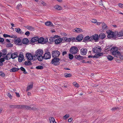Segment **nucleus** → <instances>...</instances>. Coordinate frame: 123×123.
<instances>
[{
    "label": "nucleus",
    "instance_id": "52",
    "mask_svg": "<svg viewBox=\"0 0 123 123\" xmlns=\"http://www.w3.org/2000/svg\"><path fill=\"white\" fill-rule=\"evenodd\" d=\"M3 58H1L0 59V62L2 63L4 61L5 59L4 58V55H3Z\"/></svg>",
    "mask_w": 123,
    "mask_h": 123
},
{
    "label": "nucleus",
    "instance_id": "33",
    "mask_svg": "<svg viewBox=\"0 0 123 123\" xmlns=\"http://www.w3.org/2000/svg\"><path fill=\"white\" fill-rule=\"evenodd\" d=\"M54 7L56 9L59 10H62V7L58 5H55V6Z\"/></svg>",
    "mask_w": 123,
    "mask_h": 123
},
{
    "label": "nucleus",
    "instance_id": "10",
    "mask_svg": "<svg viewBox=\"0 0 123 123\" xmlns=\"http://www.w3.org/2000/svg\"><path fill=\"white\" fill-rule=\"evenodd\" d=\"M50 53L49 52H47L45 53L43 55L44 59H50L51 57Z\"/></svg>",
    "mask_w": 123,
    "mask_h": 123
},
{
    "label": "nucleus",
    "instance_id": "38",
    "mask_svg": "<svg viewBox=\"0 0 123 123\" xmlns=\"http://www.w3.org/2000/svg\"><path fill=\"white\" fill-rule=\"evenodd\" d=\"M7 53V52L6 49H4L2 50V55H5Z\"/></svg>",
    "mask_w": 123,
    "mask_h": 123
},
{
    "label": "nucleus",
    "instance_id": "42",
    "mask_svg": "<svg viewBox=\"0 0 123 123\" xmlns=\"http://www.w3.org/2000/svg\"><path fill=\"white\" fill-rule=\"evenodd\" d=\"M36 68L37 69H43V67L42 66L39 65L36 67Z\"/></svg>",
    "mask_w": 123,
    "mask_h": 123
},
{
    "label": "nucleus",
    "instance_id": "14",
    "mask_svg": "<svg viewBox=\"0 0 123 123\" xmlns=\"http://www.w3.org/2000/svg\"><path fill=\"white\" fill-rule=\"evenodd\" d=\"M62 40V39L61 38H57L55 40V43L58 44L61 43Z\"/></svg>",
    "mask_w": 123,
    "mask_h": 123
},
{
    "label": "nucleus",
    "instance_id": "49",
    "mask_svg": "<svg viewBox=\"0 0 123 123\" xmlns=\"http://www.w3.org/2000/svg\"><path fill=\"white\" fill-rule=\"evenodd\" d=\"M0 76L4 77L5 76V74L2 72L0 71Z\"/></svg>",
    "mask_w": 123,
    "mask_h": 123
},
{
    "label": "nucleus",
    "instance_id": "18",
    "mask_svg": "<svg viewBox=\"0 0 123 123\" xmlns=\"http://www.w3.org/2000/svg\"><path fill=\"white\" fill-rule=\"evenodd\" d=\"M24 56L23 54H20L18 56V60L20 62H22L24 59Z\"/></svg>",
    "mask_w": 123,
    "mask_h": 123
},
{
    "label": "nucleus",
    "instance_id": "43",
    "mask_svg": "<svg viewBox=\"0 0 123 123\" xmlns=\"http://www.w3.org/2000/svg\"><path fill=\"white\" fill-rule=\"evenodd\" d=\"M70 39V38H67V37H65L64 38V40H65L66 42H69L71 41V40Z\"/></svg>",
    "mask_w": 123,
    "mask_h": 123
},
{
    "label": "nucleus",
    "instance_id": "53",
    "mask_svg": "<svg viewBox=\"0 0 123 123\" xmlns=\"http://www.w3.org/2000/svg\"><path fill=\"white\" fill-rule=\"evenodd\" d=\"M70 39L71 40V41H75L77 40L76 38H75L74 37L70 38Z\"/></svg>",
    "mask_w": 123,
    "mask_h": 123
},
{
    "label": "nucleus",
    "instance_id": "59",
    "mask_svg": "<svg viewBox=\"0 0 123 123\" xmlns=\"http://www.w3.org/2000/svg\"><path fill=\"white\" fill-rule=\"evenodd\" d=\"M12 44L9 43L7 44V47H11L12 46Z\"/></svg>",
    "mask_w": 123,
    "mask_h": 123
},
{
    "label": "nucleus",
    "instance_id": "41",
    "mask_svg": "<svg viewBox=\"0 0 123 123\" xmlns=\"http://www.w3.org/2000/svg\"><path fill=\"white\" fill-rule=\"evenodd\" d=\"M21 70L23 71V73L24 74H26L27 72L26 71L25 69L22 67H21L20 68Z\"/></svg>",
    "mask_w": 123,
    "mask_h": 123
},
{
    "label": "nucleus",
    "instance_id": "1",
    "mask_svg": "<svg viewBox=\"0 0 123 123\" xmlns=\"http://www.w3.org/2000/svg\"><path fill=\"white\" fill-rule=\"evenodd\" d=\"M110 51L111 52L112 54L115 56L118 57L117 56L121 55L120 52L117 50V48L116 47H113L111 48Z\"/></svg>",
    "mask_w": 123,
    "mask_h": 123
},
{
    "label": "nucleus",
    "instance_id": "17",
    "mask_svg": "<svg viewBox=\"0 0 123 123\" xmlns=\"http://www.w3.org/2000/svg\"><path fill=\"white\" fill-rule=\"evenodd\" d=\"M33 87V84L32 83L28 84L27 88L26 91L27 92L31 90Z\"/></svg>",
    "mask_w": 123,
    "mask_h": 123
},
{
    "label": "nucleus",
    "instance_id": "64",
    "mask_svg": "<svg viewBox=\"0 0 123 123\" xmlns=\"http://www.w3.org/2000/svg\"><path fill=\"white\" fill-rule=\"evenodd\" d=\"M118 56L119 57L120 59L123 60V55H119Z\"/></svg>",
    "mask_w": 123,
    "mask_h": 123
},
{
    "label": "nucleus",
    "instance_id": "13",
    "mask_svg": "<svg viewBox=\"0 0 123 123\" xmlns=\"http://www.w3.org/2000/svg\"><path fill=\"white\" fill-rule=\"evenodd\" d=\"M91 41V37H90L89 36H87L84 38L83 41L85 42Z\"/></svg>",
    "mask_w": 123,
    "mask_h": 123
},
{
    "label": "nucleus",
    "instance_id": "39",
    "mask_svg": "<svg viewBox=\"0 0 123 123\" xmlns=\"http://www.w3.org/2000/svg\"><path fill=\"white\" fill-rule=\"evenodd\" d=\"M75 31L78 33H79L80 32L82 31V30L80 28H76L75 29Z\"/></svg>",
    "mask_w": 123,
    "mask_h": 123
},
{
    "label": "nucleus",
    "instance_id": "9",
    "mask_svg": "<svg viewBox=\"0 0 123 123\" xmlns=\"http://www.w3.org/2000/svg\"><path fill=\"white\" fill-rule=\"evenodd\" d=\"M26 57L27 58L28 60H34L35 59L34 58V56H33L30 53H26Z\"/></svg>",
    "mask_w": 123,
    "mask_h": 123
},
{
    "label": "nucleus",
    "instance_id": "35",
    "mask_svg": "<svg viewBox=\"0 0 123 123\" xmlns=\"http://www.w3.org/2000/svg\"><path fill=\"white\" fill-rule=\"evenodd\" d=\"M107 59L109 61H111L113 59V57L110 55H109L107 56Z\"/></svg>",
    "mask_w": 123,
    "mask_h": 123
},
{
    "label": "nucleus",
    "instance_id": "37",
    "mask_svg": "<svg viewBox=\"0 0 123 123\" xmlns=\"http://www.w3.org/2000/svg\"><path fill=\"white\" fill-rule=\"evenodd\" d=\"M22 108H25L27 109L30 110L31 106L26 105H22Z\"/></svg>",
    "mask_w": 123,
    "mask_h": 123
},
{
    "label": "nucleus",
    "instance_id": "6",
    "mask_svg": "<svg viewBox=\"0 0 123 123\" xmlns=\"http://www.w3.org/2000/svg\"><path fill=\"white\" fill-rule=\"evenodd\" d=\"M60 60V59L58 58H54L52 60L51 63L55 65H57L59 64Z\"/></svg>",
    "mask_w": 123,
    "mask_h": 123
},
{
    "label": "nucleus",
    "instance_id": "62",
    "mask_svg": "<svg viewBox=\"0 0 123 123\" xmlns=\"http://www.w3.org/2000/svg\"><path fill=\"white\" fill-rule=\"evenodd\" d=\"M99 4L100 5H103V2L102 0H100L99 1Z\"/></svg>",
    "mask_w": 123,
    "mask_h": 123
},
{
    "label": "nucleus",
    "instance_id": "19",
    "mask_svg": "<svg viewBox=\"0 0 123 123\" xmlns=\"http://www.w3.org/2000/svg\"><path fill=\"white\" fill-rule=\"evenodd\" d=\"M15 30L16 32L18 33L21 34H24V32L22 31L19 28H15Z\"/></svg>",
    "mask_w": 123,
    "mask_h": 123
},
{
    "label": "nucleus",
    "instance_id": "23",
    "mask_svg": "<svg viewBox=\"0 0 123 123\" xmlns=\"http://www.w3.org/2000/svg\"><path fill=\"white\" fill-rule=\"evenodd\" d=\"M18 57V53L17 52H15L12 54H11V57L12 59H14Z\"/></svg>",
    "mask_w": 123,
    "mask_h": 123
},
{
    "label": "nucleus",
    "instance_id": "48",
    "mask_svg": "<svg viewBox=\"0 0 123 123\" xmlns=\"http://www.w3.org/2000/svg\"><path fill=\"white\" fill-rule=\"evenodd\" d=\"M56 36H55L54 37H50L49 39V40L51 42H52L54 41V40L55 41V38L54 37H55Z\"/></svg>",
    "mask_w": 123,
    "mask_h": 123
},
{
    "label": "nucleus",
    "instance_id": "51",
    "mask_svg": "<svg viewBox=\"0 0 123 123\" xmlns=\"http://www.w3.org/2000/svg\"><path fill=\"white\" fill-rule=\"evenodd\" d=\"M118 109V107H113L112 108L111 110L112 111H114L115 110H117Z\"/></svg>",
    "mask_w": 123,
    "mask_h": 123
},
{
    "label": "nucleus",
    "instance_id": "31",
    "mask_svg": "<svg viewBox=\"0 0 123 123\" xmlns=\"http://www.w3.org/2000/svg\"><path fill=\"white\" fill-rule=\"evenodd\" d=\"M43 39H44V38L43 37H41L39 38L38 37V43L43 44Z\"/></svg>",
    "mask_w": 123,
    "mask_h": 123
},
{
    "label": "nucleus",
    "instance_id": "46",
    "mask_svg": "<svg viewBox=\"0 0 123 123\" xmlns=\"http://www.w3.org/2000/svg\"><path fill=\"white\" fill-rule=\"evenodd\" d=\"M69 58L70 60L72 59L74 57L73 55L70 53L68 55Z\"/></svg>",
    "mask_w": 123,
    "mask_h": 123
},
{
    "label": "nucleus",
    "instance_id": "63",
    "mask_svg": "<svg viewBox=\"0 0 123 123\" xmlns=\"http://www.w3.org/2000/svg\"><path fill=\"white\" fill-rule=\"evenodd\" d=\"M15 93L16 94V96L18 97H20V95L19 93H18L16 92H15Z\"/></svg>",
    "mask_w": 123,
    "mask_h": 123
},
{
    "label": "nucleus",
    "instance_id": "4",
    "mask_svg": "<svg viewBox=\"0 0 123 123\" xmlns=\"http://www.w3.org/2000/svg\"><path fill=\"white\" fill-rule=\"evenodd\" d=\"M101 47L99 46L95 47L94 48H92V51L93 52L97 54L100 53V52H101Z\"/></svg>",
    "mask_w": 123,
    "mask_h": 123
},
{
    "label": "nucleus",
    "instance_id": "40",
    "mask_svg": "<svg viewBox=\"0 0 123 123\" xmlns=\"http://www.w3.org/2000/svg\"><path fill=\"white\" fill-rule=\"evenodd\" d=\"M64 75L66 77H68L69 78H70V77H71L72 76V75L70 74H67V73L65 74H64Z\"/></svg>",
    "mask_w": 123,
    "mask_h": 123
},
{
    "label": "nucleus",
    "instance_id": "8",
    "mask_svg": "<svg viewBox=\"0 0 123 123\" xmlns=\"http://www.w3.org/2000/svg\"><path fill=\"white\" fill-rule=\"evenodd\" d=\"M14 42L16 45H21L22 44L21 39L19 38H17L15 39Z\"/></svg>",
    "mask_w": 123,
    "mask_h": 123
},
{
    "label": "nucleus",
    "instance_id": "21",
    "mask_svg": "<svg viewBox=\"0 0 123 123\" xmlns=\"http://www.w3.org/2000/svg\"><path fill=\"white\" fill-rule=\"evenodd\" d=\"M117 36L118 37H122L123 36V31H121L118 32H116Z\"/></svg>",
    "mask_w": 123,
    "mask_h": 123
},
{
    "label": "nucleus",
    "instance_id": "27",
    "mask_svg": "<svg viewBox=\"0 0 123 123\" xmlns=\"http://www.w3.org/2000/svg\"><path fill=\"white\" fill-rule=\"evenodd\" d=\"M25 28L28 30L32 31L34 30V28L32 26L30 25H28L25 26Z\"/></svg>",
    "mask_w": 123,
    "mask_h": 123
},
{
    "label": "nucleus",
    "instance_id": "60",
    "mask_svg": "<svg viewBox=\"0 0 123 123\" xmlns=\"http://www.w3.org/2000/svg\"><path fill=\"white\" fill-rule=\"evenodd\" d=\"M37 108H36L35 107H32L31 106V108H30V110H35L37 109Z\"/></svg>",
    "mask_w": 123,
    "mask_h": 123
},
{
    "label": "nucleus",
    "instance_id": "25",
    "mask_svg": "<svg viewBox=\"0 0 123 123\" xmlns=\"http://www.w3.org/2000/svg\"><path fill=\"white\" fill-rule=\"evenodd\" d=\"M83 35L82 34H80L78 35L76 37L77 40L80 41L82 40L83 38Z\"/></svg>",
    "mask_w": 123,
    "mask_h": 123
},
{
    "label": "nucleus",
    "instance_id": "26",
    "mask_svg": "<svg viewBox=\"0 0 123 123\" xmlns=\"http://www.w3.org/2000/svg\"><path fill=\"white\" fill-rule=\"evenodd\" d=\"M38 37H36L32 38L31 40V41L32 43H33L36 41H38Z\"/></svg>",
    "mask_w": 123,
    "mask_h": 123
},
{
    "label": "nucleus",
    "instance_id": "54",
    "mask_svg": "<svg viewBox=\"0 0 123 123\" xmlns=\"http://www.w3.org/2000/svg\"><path fill=\"white\" fill-rule=\"evenodd\" d=\"M118 6L120 8H123V4L121 3H119L118 4Z\"/></svg>",
    "mask_w": 123,
    "mask_h": 123
},
{
    "label": "nucleus",
    "instance_id": "55",
    "mask_svg": "<svg viewBox=\"0 0 123 123\" xmlns=\"http://www.w3.org/2000/svg\"><path fill=\"white\" fill-rule=\"evenodd\" d=\"M48 41V39L46 38L45 39H43V44H44L46 43Z\"/></svg>",
    "mask_w": 123,
    "mask_h": 123
},
{
    "label": "nucleus",
    "instance_id": "30",
    "mask_svg": "<svg viewBox=\"0 0 123 123\" xmlns=\"http://www.w3.org/2000/svg\"><path fill=\"white\" fill-rule=\"evenodd\" d=\"M22 42L24 44H27L29 42V40L27 38H25L23 40Z\"/></svg>",
    "mask_w": 123,
    "mask_h": 123
},
{
    "label": "nucleus",
    "instance_id": "28",
    "mask_svg": "<svg viewBox=\"0 0 123 123\" xmlns=\"http://www.w3.org/2000/svg\"><path fill=\"white\" fill-rule=\"evenodd\" d=\"M75 58L78 60H81L83 59V57L79 55H76L75 56Z\"/></svg>",
    "mask_w": 123,
    "mask_h": 123
},
{
    "label": "nucleus",
    "instance_id": "36",
    "mask_svg": "<svg viewBox=\"0 0 123 123\" xmlns=\"http://www.w3.org/2000/svg\"><path fill=\"white\" fill-rule=\"evenodd\" d=\"M37 57V59L40 61H42L44 58L43 56H42V55H40V56H38Z\"/></svg>",
    "mask_w": 123,
    "mask_h": 123
},
{
    "label": "nucleus",
    "instance_id": "15",
    "mask_svg": "<svg viewBox=\"0 0 123 123\" xmlns=\"http://www.w3.org/2000/svg\"><path fill=\"white\" fill-rule=\"evenodd\" d=\"M4 59L6 60H8L11 58V53H8L6 55V56H4Z\"/></svg>",
    "mask_w": 123,
    "mask_h": 123
},
{
    "label": "nucleus",
    "instance_id": "58",
    "mask_svg": "<svg viewBox=\"0 0 123 123\" xmlns=\"http://www.w3.org/2000/svg\"><path fill=\"white\" fill-rule=\"evenodd\" d=\"M3 36L4 37H10V35H7L6 34H4L3 35Z\"/></svg>",
    "mask_w": 123,
    "mask_h": 123
},
{
    "label": "nucleus",
    "instance_id": "24",
    "mask_svg": "<svg viewBox=\"0 0 123 123\" xmlns=\"http://www.w3.org/2000/svg\"><path fill=\"white\" fill-rule=\"evenodd\" d=\"M102 29L103 31L106 30L108 29V27L104 23H103L102 25Z\"/></svg>",
    "mask_w": 123,
    "mask_h": 123
},
{
    "label": "nucleus",
    "instance_id": "61",
    "mask_svg": "<svg viewBox=\"0 0 123 123\" xmlns=\"http://www.w3.org/2000/svg\"><path fill=\"white\" fill-rule=\"evenodd\" d=\"M7 96L10 98V99H12V96L11 95L10 93H8Z\"/></svg>",
    "mask_w": 123,
    "mask_h": 123
},
{
    "label": "nucleus",
    "instance_id": "16",
    "mask_svg": "<svg viewBox=\"0 0 123 123\" xmlns=\"http://www.w3.org/2000/svg\"><path fill=\"white\" fill-rule=\"evenodd\" d=\"M91 37L92 41L93 39L95 40H97L99 38L98 35L96 34L92 36Z\"/></svg>",
    "mask_w": 123,
    "mask_h": 123
},
{
    "label": "nucleus",
    "instance_id": "11",
    "mask_svg": "<svg viewBox=\"0 0 123 123\" xmlns=\"http://www.w3.org/2000/svg\"><path fill=\"white\" fill-rule=\"evenodd\" d=\"M103 55V53H100L98 54H95L94 55L92 56V55H89L88 56V58H98L100 56H102Z\"/></svg>",
    "mask_w": 123,
    "mask_h": 123
},
{
    "label": "nucleus",
    "instance_id": "5",
    "mask_svg": "<svg viewBox=\"0 0 123 123\" xmlns=\"http://www.w3.org/2000/svg\"><path fill=\"white\" fill-rule=\"evenodd\" d=\"M78 49L75 46H73L71 47L70 50V52L72 54H75L77 53L78 52Z\"/></svg>",
    "mask_w": 123,
    "mask_h": 123
},
{
    "label": "nucleus",
    "instance_id": "22",
    "mask_svg": "<svg viewBox=\"0 0 123 123\" xmlns=\"http://www.w3.org/2000/svg\"><path fill=\"white\" fill-rule=\"evenodd\" d=\"M45 24L47 26H50L51 27H53L54 26V25L50 21H47L45 23Z\"/></svg>",
    "mask_w": 123,
    "mask_h": 123
},
{
    "label": "nucleus",
    "instance_id": "12",
    "mask_svg": "<svg viewBox=\"0 0 123 123\" xmlns=\"http://www.w3.org/2000/svg\"><path fill=\"white\" fill-rule=\"evenodd\" d=\"M80 53L81 55H85L87 52V50L85 48H82L80 49Z\"/></svg>",
    "mask_w": 123,
    "mask_h": 123
},
{
    "label": "nucleus",
    "instance_id": "2",
    "mask_svg": "<svg viewBox=\"0 0 123 123\" xmlns=\"http://www.w3.org/2000/svg\"><path fill=\"white\" fill-rule=\"evenodd\" d=\"M106 32L108 34L107 37L108 38L115 37H117L116 32L114 33L111 31L108 30L106 31Z\"/></svg>",
    "mask_w": 123,
    "mask_h": 123
},
{
    "label": "nucleus",
    "instance_id": "47",
    "mask_svg": "<svg viewBox=\"0 0 123 123\" xmlns=\"http://www.w3.org/2000/svg\"><path fill=\"white\" fill-rule=\"evenodd\" d=\"M69 114H67L65 115L63 117V119H64L66 120V119H67L68 117H69Z\"/></svg>",
    "mask_w": 123,
    "mask_h": 123
},
{
    "label": "nucleus",
    "instance_id": "44",
    "mask_svg": "<svg viewBox=\"0 0 123 123\" xmlns=\"http://www.w3.org/2000/svg\"><path fill=\"white\" fill-rule=\"evenodd\" d=\"M15 108H22V105H15Z\"/></svg>",
    "mask_w": 123,
    "mask_h": 123
},
{
    "label": "nucleus",
    "instance_id": "34",
    "mask_svg": "<svg viewBox=\"0 0 123 123\" xmlns=\"http://www.w3.org/2000/svg\"><path fill=\"white\" fill-rule=\"evenodd\" d=\"M25 65H31L32 63L31 62L29 61H26L25 62Z\"/></svg>",
    "mask_w": 123,
    "mask_h": 123
},
{
    "label": "nucleus",
    "instance_id": "7",
    "mask_svg": "<svg viewBox=\"0 0 123 123\" xmlns=\"http://www.w3.org/2000/svg\"><path fill=\"white\" fill-rule=\"evenodd\" d=\"M43 50L41 49L37 50L35 52V54L34 55V57L42 55L43 54Z\"/></svg>",
    "mask_w": 123,
    "mask_h": 123
},
{
    "label": "nucleus",
    "instance_id": "20",
    "mask_svg": "<svg viewBox=\"0 0 123 123\" xmlns=\"http://www.w3.org/2000/svg\"><path fill=\"white\" fill-rule=\"evenodd\" d=\"M20 69L19 68H17L15 67H13L11 69L10 71L12 72H15L18 71Z\"/></svg>",
    "mask_w": 123,
    "mask_h": 123
},
{
    "label": "nucleus",
    "instance_id": "56",
    "mask_svg": "<svg viewBox=\"0 0 123 123\" xmlns=\"http://www.w3.org/2000/svg\"><path fill=\"white\" fill-rule=\"evenodd\" d=\"M91 21L92 23H95L97 22V20L95 19H93L91 20Z\"/></svg>",
    "mask_w": 123,
    "mask_h": 123
},
{
    "label": "nucleus",
    "instance_id": "50",
    "mask_svg": "<svg viewBox=\"0 0 123 123\" xmlns=\"http://www.w3.org/2000/svg\"><path fill=\"white\" fill-rule=\"evenodd\" d=\"M22 6L21 4H18L17 5V8L18 9H19L20 8H22Z\"/></svg>",
    "mask_w": 123,
    "mask_h": 123
},
{
    "label": "nucleus",
    "instance_id": "3",
    "mask_svg": "<svg viewBox=\"0 0 123 123\" xmlns=\"http://www.w3.org/2000/svg\"><path fill=\"white\" fill-rule=\"evenodd\" d=\"M60 54V52L58 50L53 51L52 53V57L54 58H58Z\"/></svg>",
    "mask_w": 123,
    "mask_h": 123
},
{
    "label": "nucleus",
    "instance_id": "29",
    "mask_svg": "<svg viewBox=\"0 0 123 123\" xmlns=\"http://www.w3.org/2000/svg\"><path fill=\"white\" fill-rule=\"evenodd\" d=\"M105 35L104 33H101L100 34L99 36L98 37L100 38L103 39L105 38Z\"/></svg>",
    "mask_w": 123,
    "mask_h": 123
},
{
    "label": "nucleus",
    "instance_id": "32",
    "mask_svg": "<svg viewBox=\"0 0 123 123\" xmlns=\"http://www.w3.org/2000/svg\"><path fill=\"white\" fill-rule=\"evenodd\" d=\"M50 123H57L55 121L54 118L52 117L49 118Z\"/></svg>",
    "mask_w": 123,
    "mask_h": 123
},
{
    "label": "nucleus",
    "instance_id": "45",
    "mask_svg": "<svg viewBox=\"0 0 123 123\" xmlns=\"http://www.w3.org/2000/svg\"><path fill=\"white\" fill-rule=\"evenodd\" d=\"M73 85L77 87H79V85L76 82H74Z\"/></svg>",
    "mask_w": 123,
    "mask_h": 123
},
{
    "label": "nucleus",
    "instance_id": "57",
    "mask_svg": "<svg viewBox=\"0 0 123 123\" xmlns=\"http://www.w3.org/2000/svg\"><path fill=\"white\" fill-rule=\"evenodd\" d=\"M30 34V33L29 31H27L25 33V34L27 36H29Z\"/></svg>",
    "mask_w": 123,
    "mask_h": 123
}]
</instances>
